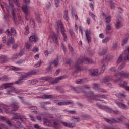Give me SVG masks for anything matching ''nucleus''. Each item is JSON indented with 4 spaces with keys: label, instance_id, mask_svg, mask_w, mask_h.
Segmentation results:
<instances>
[{
    "label": "nucleus",
    "instance_id": "1",
    "mask_svg": "<svg viewBox=\"0 0 129 129\" xmlns=\"http://www.w3.org/2000/svg\"><path fill=\"white\" fill-rule=\"evenodd\" d=\"M59 28H60L61 33L64 37V41L67 40V36H66V34H65V29L63 26V24L61 21H58L57 24L56 26V30L57 31V33H53V36L50 35L48 37V40L52 39L53 41H55V43L59 46V41H60V36H59Z\"/></svg>",
    "mask_w": 129,
    "mask_h": 129
},
{
    "label": "nucleus",
    "instance_id": "2",
    "mask_svg": "<svg viewBox=\"0 0 129 129\" xmlns=\"http://www.w3.org/2000/svg\"><path fill=\"white\" fill-rule=\"evenodd\" d=\"M85 61L87 63H93L92 60L89 59L87 57H84L83 58L78 59L75 63V72H79V71H81V66L80 64L82 63H83Z\"/></svg>",
    "mask_w": 129,
    "mask_h": 129
},
{
    "label": "nucleus",
    "instance_id": "3",
    "mask_svg": "<svg viewBox=\"0 0 129 129\" xmlns=\"http://www.w3.org/2000/svg\"><path fill=\"white\" fill-rule=\"evenodd\" d=\"M114 77L116 78H117V79L114 80V81L115 82H117L121 80L122 77H124L125 78H129V73H128L127 72L125 71H122L118 73L115 74Z\"/></svg>",
    "mask_w": 129,
    "mask_h": 129
},
{
    "label": "nucleus",
    "instance_id": "4",
    "mask_svg": "<svg viewBox=\"0 0 129 129\" xmlns=\"http://www.w3.org/2000/svg\"><path fill=\"white\" fill-rule=\"evenodd\" d=\"M124 56V59L125 61H129V47L127 50H125L121 55H119L117 60V63L119 64L122 61V58Z\"/></svg>",
    "mask_w": 129,
    "mask_h": 129
},
{
    "label": "nucleus",
    "instance_id": "5",
    "mask_svg": "<svg viewBox=\"0 0 129 129\" xmlns=\"http://www.w3.org/2000/svg\"><path fill=\"white\" fill-rule=\"evenodd\" d=\"M96 105L98 106V107H99L101 109H103L104 110H105L106 111H108L109 112H111V113H113V114H120V112H119L118 110L113 111L112 110V109L106 107L105 106H102L101 105L96 104Z\"/></svg>",
    "mask_w": 129,
    "mask_h": 129
},
{
    "label": "nucleus",
    "instance_id": "6",
    "mask_svg": "<svg viewBox=\"0 0 129 129\" xmlns=\"http://www.w3.org/2000/svg\"><path fill=\"white\" fill-rule=\"evenodd\" d=\"M9 1V4L10 7L11 8V15L13 17V21L15 24V25H19L18 21L16 20V8L14 7V4L13 3H11V0Z\"/></svg>",
    "mask_w": 129,
    "mask_h": 129
},
{
    "label": "nucleus",
    "instance_id": "7",
    "mask_svg": "<svg viewBox=\"0 0 129 129\" xmlns=\"http://www.w3.org/2000/svg\"><path fill=\"white\" fill-rule=\"evenodd\" d=\"M36 74H37V72L34 71H31L28 73H22L21 74L20 78L24 80L25 78H28V77L31 76V75H35Z\"/></svg>",
    "mask_w": 129,
    "mask_h": 129
},
{
    "label": "nucleus",
    "instance_id": "8",
    "mask_svg": "<svg viewBox=\"0 0 129 129\" xmlns=\"http://www.w3.org/2000/svg\"><path fill=\"white\" fill-rule=\"evenodd\" d=\"M29 9H30V7L28 5H25L22 7V9L23 10L25 15V19L26 21H28L29 19L27 17L29 16Z\"/></svg>",
    "mask_w": 129,
    "mask_h": 129
},
{
    "label": "nucleus",
    "instance_id": "9",
    "mask_svg": "<svg viewBox=\"0 0 129 129\" xmlns=\"http://www.w3.org/2000/svg\"><path fill=\"white\" fill-rule=\"evenodd\" d=\"M68 77V76L66 75H64L63 76L58 77V78H56L54 80L52 81L51 82V84H56L60 81V80H62V79H65L66 78H67Z\"/></svg>",
    "mask_w": 129,
    "mask_h": 129
},
{
    "label": "nucleus",
    "instance_id": "10",
    "mask_svg": "<svg viewBox=\"0 0 129 129\" xmlns=\"http://www.w3.org/2000/svg\"><path fill=\"white\" fill-rule=\"evenodd\" d=\"M16 29H15V28L14 27H11L10 29V30L7 29L6 31V34H7V35L10 37L11 36H15V35H16Z\"/></svg>",
    "mask_w": 129,
    "mask_h": 129
},
{
    "label": "nucleus",
    "instance_id": "11",
    "mask_svg": "<svg viewBox=\"0 0 129 129\" xmlns=\"http://www.w3.org/2000/svg\"><path fill=\"white\" fill-rule=\"evenodd\" d=\"M83 93L84 94V96H86V97H89L91 99L95 98V95H94V93H93V92L91 91H89L88 94L87 93V92H86V91H83Z\"/></svg>",
    "mask_w": 129,
    "mask_h": 129
},
{
    "label": "nucleus",
    "instance_id": "12",
    "mask_svg": "<svg viewBox=\"0 0 129 129\" xmlns=\"http://www.w3.org/2000/svg\"><path fill=\"white\" fill-rule=\"evenodd\" d=\"M13 84L12 83L3 84L0 86V90L5 88H11V89H13V87H14Z\"/></svg>",
    "mask_w": 129,
    "mask_h": 129
},
{
    "label": "nucleus",
    "instance_id": "13",
    "mask_svg": "<svg viewBox=\"0 0 129 129\" xmlns=\"http://www.w3.org/2000/svg\"><path fill=\"white\" fill-rule=\"evenodd\" d=\"M86 40L88 42V43H90L91 42V37H90V35H91V33H90V31H89L88 30H87L85 32Z\"/></svg>",
    "mask_w": 129,
    "mask_h": 129
},
{
    "label": "nucleus",
    "instance_id": "14",
    "mask_svg": "<svg viewBox=\"0 0 129 129\" xmlns=\"http://www.w3.org/2000/svg\"><path fill=\"white\" fill-rule=\"evenodd\" d=\"M104 120L108 122V123H109V124H113L114 123H116L117 122H119V121L116 120L114 118H112L111 119H107L106 118H104Z\"/></svg>",
    "mask_w": 129,
    "mask_h": 129
},
{
    "label": "nucleus",
    "instance_id": "15",
    "mask_svg": "<svg viewBox=\"0 0 129 129\" xmlns=\"http://www.w3.org/2000/svg\"><path fill=\"white\" fill-rule=\"evenodd\" d=\"M19 103L16 102H14L12 104V108L11 111H17L19 109Z\"/></svg>",
    "mask_w": 129,
    "mask_h": 129
},
{
    "label": "nucleus",
    "instance_id": "16",
    "mask_svg": "<svg viewBox=\"0 0 129 129\" xmlns=\"http://www.w3.org/2000/svg\"><path fill=\"white\" fill-rule=\"evenodd\" d=\"M89 74L90 76H98V75H99V74L98 73V70L97 69L91 70L90 71Z\"/></svg>",
    "mask_w": 129,
    "mask_h": 129
},
{
    "label": "nucleus",
    "instance_id": "17",
    "mask_svg": "<svg viewBox=\"0 0 129 129\" xmlns=\"http://www.w3.org/2000/svg\"><path fill=\"white\" fill-rule=\"evenodd\" d=\"M107 53V49L106 48H101L99 49L98 54L100 56H103Z\"/></svg>",
    "mask_w": 129,
    "mask_h": 129
},
{
    "label": "nucleus",
    "instance_id": "18",
    "mask_svg": "<svg viewBox=\"0 0 129 129\" xmlns=\"http://www.w3.org/2000/svg\"><path fill=\"white\" fill-rule=\"evenodd\" d=\"M116 103L117 105H118V106H119V107H120V108H121L122 109H128V108H127V106H126L124 104H122L120 102H116Z\"/></svg>",
    "mask_w": 129,
    "mask_h": 129
},
{
    "label": "nucleus",
    "instance_id": "19",
    "mask_svg": "<svg viewBox=\"0 0 129 129\" xmlns=\"http://www.w3.org/2000/svg\"><path fill=\"white\" fill-rule=\"evenodd\" d=\"M14 43H15V39H14V38H12V36H11V37L9 38L8 40L7 45L8 47H10V46H11V44H14Z\"/></svg>",
    "mask_w": 129,
    "mask_h": 129
},
{
    "label": "nucleus",
    "instance_id": "20",
    "mask_svg": "<svg viewBox=\"0 0 129 129\" xmlns=\"http://www.w3.org/2000/svg\"><path fill=\"white\" fill-rule=\"evenodd\" d=\"M62 124H63L66 127H70V128H73L74 126L72 125L71 123H67L66 122H61Z\"/></svg>",
    "mask_w": 129,
    "mask_h": 129
},
{
    "label": "nucleus",
    "instance_id": "21",
    "mask_svg": "<svg viewBox=\"0 0 129 129\" xmlns=\"http://www.w3.org/2000/svg\"><path fill=\"white\" fill-rule=\"evenodd\" d=\"M112 80V78L110 76H108L105 77L103 80V82H104V83H105V84H107L108 83V82L110 81L111 80Z\"/></svg>",
    "mask_w": 129,
    "mask_h": 129
},
{
    "label": "nucleus",
    "instance_id": "22",
    "mask_svg": "<svg viewBox=\"0 0 129 129\" xmlns=\"http://www.w3.org/2000/svg\"><path fill=\"white\" fill-rule=\"evenodd\" d=\"M43 123L44 125H46V126H49V127L52 126V125L50 124V121H49V120H48L46 118H43Z\"/></svg>",
    "mask_w": 129,
    "mask_h": 129
},
{
    "label": "nucleus",
    "instance_id": "23",
    "mask_svg": "<svg viewBox=\"0 0 129 129\" xmlns=\"http://www.w3.org/2000/svg\"><path fill=\"white\" fill-rule=\"evenodd\" d=\"M115 96L117 97H118L119 98H125V97H126V95H125V94H124V93H116L115 94Z\"/></svg>",
    "mask_w": 129,
    "mask_h": 129
},
{
    "label": "nucleus",
    "instance_id": "24",
    "mask_svg": "<svg viewBox=\"0 0 129 129\" xmlns=\"http://www.w3.org/2000/svg\"><path fill=\"white\" fill-rule=\"evenodd\" d=\"M122 27V23L120 21H117L116 24H115V28L117 30L119 29H120Z\"/></svg>",
    "mask_w": 129,
    "mask_h": 129
},
{
    "label": "nucleus",
    "instance_id": "25",
    "mask_svg": "<svg viewBox=\"0 0 129 129\" xmlns=\"http://www.w3.org/2000/svg\"><path fill=\"white\" fill-rule=\"evenodd\" d=\"M53 97V95H44L42 96V99H50Z\"/></svg>",
    "mask_w": 129,
    "mask_h": 129
},
{
    "label": "nucleus",
    "instance_id": "26",
    "mask_svg": "<svg viewBox=\"0 0 129 129\" xmlns=\"http://www.w3.org/2000/svg\"><path fill=\"white\" fill-rule=\"evenodd\" d=\"M105 23H106V24H110V22H111V16H109L106 17L105 19Z\"/></svg>",
    "mask_w": 129,
    "mask_h": 129
},
{
    "label": "nucleus",
    "instance_id": "27",
    "mask_svg": "<svg viewBox=\"0 0 129 129\" xmlns=\"http://www.w3.org/2000/svg\"><path fill=\"white\" fill-rule=\"evenodd\" d=\"M29 40V42H30V43H33V42H34V43H36V42H37V39L34 36H31Z\"/></svg>",
    "mask_w": 129,
    "mask_h": 129
},
{
    "label": "nucleus",
    "instance_id": "28",
    "mask_svg": "<svg viewBox=\"0 0 129 129\" xmlns=\"http://www.w3.org/2000/svg\"><path fill=\"white\" fill-rule=\"evenodd\" d=\"M16 122H15V121H13V123H17V124H18L19 127H20V128H24V126H23V125L22 124V123H21V122L19 120H15Z\"/></svg>",
    "mask_w": 129,
    "mask_h": 129
},
{
    "label": "nucleus",
    "instance_id": "29",
    "mask_svg": "<svg viewBox=\"0 0 129 129\" xmlns=\"http://www.w3.org/2000/svg\"><path fill=\"white\" fill-rule=\"evenodd\" d=\"M117 47H118V42H114L113 43V45H112V49H113L114 50H116V49H117Z\"/></svg>",
    "mask_w": 129,
    "mask_h": 129
},
{
    "label": "nucleus",
    "instance_id": "30",
    "mask_svg": "<svg viewBox=\"0 0 129 129\" xmlns=\"http://www.w3.org/2000/svg\"><path fill=\"white\" fill-rule=\"evenodd\" d=\"M127 84H128L127 81H124L122 84H119V86L120 87H122V88H124L125 86H127L126 85H127Z\"/></svg>",
    "mask_w": 129,
    "mask_h": 129
},
{
    "label": "nucleus",
    "instance_id": "31",
    "mask_svg": "<svg viewBox=\"0 0 129 129\" xmlns=\"http://www.w3.org/2000/svg\"><path fill=\"white\" fill-rule=\"evenodd\" d=\"M110 40V38L109 37H106L105 38V39L102 40V43L103 44H106L107 43H108L109 42V40Z\"/></svg>",
    "mask_w": 129,
    "mask_h": 129
},
{
    "label": "nucleus",
    "instance_id": "32",
    "mask_svg": "<svg viewBox=\"0 0 129 129\" xmlns=\"http://www.w3.org/2000/svg\"><path fill=\"white\" fill-rule=\"evenodd\" d=\"M109 4H110V6L111 9H115V6L114 5V2H113V1L112 0H110L109 1Z\"/></svg>",
    "mask_w": 129,
    "mask_h": 129
},
{
    "label": "nucleus",
    "instance_id": "33",
    "mask_svg": "<svg viewBox=\"0 0 129 129\" xmlns=\"http://www.w3.org/2000/svg\"><path fill=\"white\" fill-rule=\"evenodd\" d=\"M84 89H90V87H89V86L88 85H84V86H83L81 89H80V90H82V91H84L83 90H84Z\"/></svg>",
    "mask_w": 129,
    "mask_h": 129
},
{
    "label": "nucleus",
    "instance_id": "34",
    "mask_svg": "<svg viewBox=\"0 0 129 129\" xmlns=\"http://www.w3.org/2000/svg\"><path fill=\"white\" fill-rule=\"evenodd\" d=\"M70 88H71V89H72V90H73L74 91H77L80 90V89H81V88H79V87L75 88V87H73V86H70Z\"/></svg>",
    "mask_w": 129,
    "mask_h": 129
},
{
    "label": "nucleus",
    "instance_id": "35",
    "mask_svg": "<svg viewBox=\"0 0 129 129\" xmlns=\"http://www.w3.org/2000/svg\"><path fill=\"white\" fill-rule=\"evenodd\" d=\"M111 23H107L106 25V30H108V31H111Z\"/></svg>",
    "mask_w": 129,
    "mask_h": 129
},
{
    "label": "nucleus",
    "instance_id": "36",
    "mask_svg": "<svg viewBox=\"0 0 129 129\" xmlns=\"http://www.w3.org/2000/svg\"><path fill=\"white\" fill-rule=\"evenodd\" d=\"M26 47L28 50H30L32 48V42L28 41L26 43Z\"/></svg>",
    "mask_w": 129,
    "mask_h": 129
},
{
    "label": "nucleus",
    "instance_id": "37",
    "mask_svg": "<svg viewBox=\"0 0 129 129\" xmlns=\"http://www.w3.org/2000/svg\"><path fill=\"white\" fill-rule=\"evenodd\" d=\"M97 91H98V92H102L103 93H106L107 91L106 90H104L102 88H99L97 89Z\"/></svg>",
    "mask_w": 129,
    "mask_h": 129
},
{
    "label": "nucleus",
    "instance_id": "38",
    "mask_svg": "<svg viewBox=\"0 0 129 129\" xmlns=\"http://www.w3.org/2000/svg\"><path fill=\"white\" fill-rule=\"evenodd\" d=\"M1 59L2 62H8L9 61V59L7 56H1Z\"/></svg>",
    "mask_w": 129,
    "mask_h": 129
},
{
    "label": "nucleus",
    "instance_id": "39",
    "mask_svg": "<svg viewBox=\"0 0 129 129\" xmlns=\"http://www.w3.org/2000/svg\"><path fill=\"white\" fill-rule=\"evenodd\" d=\"M53 64H54L55 66H57V65L59 64V61L58 60L55 59L51 62L50 65H53Z\"/></svg>",
    "mask_w": 129,
    "mask_h": 129
},
{
    "label": "nucleus",
    "instance_id": "40",
    "mask_svg": "<svg viewBox=\"0 0 129 129\" xmlns=\"http://www.w3.org/2000/svg\"><path fill=\"white\" fill-rule=\"evenodd\" d=\"M10 69L12 70H14V71H20V70H21V68L16 67H11Z\"/></svg>",
    "mask_w": 129,
    "mask_h": 129
},
{
    "label": "nucleus",
    "instance_id": "41",
    "mask_svg": "<svg viewBox=\"0 0 129 129\" xmlns=\"http://www.w3.org/2000/svg\"><path fill=\"white\" fill-rule=\"evenodd\" d=\"M23 80H24L22 78H20L18 80V81H16L15 82L16 84H22L23 83Z\"/></svg>",
    "mask_w": 129,
    "mask_h": 129
},
{
    "label": "nucleus",
    "instance_id": "42",
    "mask_svg": "<svg viewBox=\"0 0 129 129\" xmlns=\"http://www.w3.org/2000/svg\"><path fill=\"white\" fill-rule=\"evenodd\" d=\"M40 105L44 110H48L47 109V107H45V105H46V104H45V102L40 103Z\"/></svg>",
    "mask_w": 129,
    "mask_h": 129
},
{
    "label": "nucleus",
    "instance_id": "43",
    "mask_svg": "<svg viewBox=\"0 0 129 129\" xmlns=\"http://www.w3.org/2000/svg\"><path fill=\"white\" fill-rule=\"evenodd\" d=\"M20 120H21V121H22V122H25V121H26V120H27V118H26V117H25V116L21 115V117H20Z\"/></svg>",
    "mask_w": 129,
    "mask_h": 129
},
{
    "label": "nucleus",
    "instance_id": "44",
    "mask_svg": "<svg viewBox=\"0 0 129 129\" xmlns=\"http://www.w3.org/2000/svg\"><path fill=\"white\" fill-rule=\"evenodd\" d=\"M117 120H119V121H122L123 120H124L125 119V117L123 116H121L117 118Z\"/></svg>",
    "mask_w": 129,
    "mask_h": 129
},
{
    "label": "nucleus",
    "instance_id": "45",
    "mask_svg": "<svg viewBox=\"0 0 129 129\" xmlns=\"http://www.w3.org/2000/svg\"><path fill=\"white\" fill-rule=\"evenodd\" d=\"M13 114H14V115L18 119H20L22 116V115L20 114V113H13Z\"/></svg>",
    "mask_w": 129,
    "mask_h": 129
},
{
    "label": "nucleus",
    "instance_id": "46",
    "mask_svg": "<svg viewBox=\"0 0 129 129\" xmlns=\"http://www.w3.org/2000/svg\"><path fill=\"white\" fill-rule=\"evenodd\" d=\"M63 17H64V18L65 19L66 21H68L69 18H68V11H66Z\"/></svg>",
    "mask_w": 129,
    "mask_h": 129
},
{
    "label": "nucleus",
    "instance_id": "47",
    "mask_svg": "<svg viewBox=\"0 0 129 129\" xmlns=\"http://www.w3.org/2000/svg\"><path fill=\"white\" fill-rule=\"evenodd\" d=\"M30 81V83L31 84L34 85V84H37V83H38V80H32L31 81Z\"/></svg>",
    "mask_w": 129,
    "mask_h": 129
},
{
    "label": "nucleus",
    "instance_id": "48",
    "mask_svg": "<svg viewBox=\"0 0 129 129\" xmlns=\"http://www.w3.org/2000/svg\"><path fill=\"white\" fill-rule=\"evenodd\" d=\"M55 5L56 8L59 7V4H60V0H54Z\"/></svg>",
    "mask_w": 129,
    "mask_h": 129
},
{
    "label": "nucleus",
    "instance_id": "49",
    "mask_svg": "<svg viewBox=\"0 0 129 129\" xmlns=\"http://www.w3.org/2000/svg\"><path fill=\"white\" fill-rule=\"evenodd\" d=\"M113 58V57L112 56L108 55L106 57V60H107V61H109L110 60H111V59H112Z\"/></svg>",
    "mask_w": 129,
    "mask_h": 129
},
{
    "label": "nucleus",
    "instance_id": "50",
    "mask_svg": "<svg viewBox=\"0 0 129 129\" xmlns=\"http://www.w3.org/2000/svg\"><path fill=\"white\" fill-rule=\"evenodd\" d=\"M19 57V54L18 53H16L14 54L12 57V59H18V58Z\"/></svg>",
    "mask_w": 129,
    "mask_h": 129
},
{
    "label": "nucleus",
    "instance_id": "51",
    "mask_svg": "<svg viewBox=\"0 0 129 129\" xmlns=\"http://www.w3.org/2000/svg\"><path fill=\"white\" fill-rule=\"evenodd\" d=\"M41 64H42V61L40 60L35 65H34V67H40Z\"/></svg>",
    "mask_w": 129,
    "mask_h": 129
},
{
    "label": "nucleus",
    "instance_id": "52",
    "mask_svg": "<svg viewBox=\"0 0 129 129\" xmlns=\"http://www.w3.org/2000/svg\"><path fill=\"white\" fill-rule=\"evenodd\" d=\"M68 47L70 52H72V53L74 52V49H73V47L70 44L68 45Z\"/></svg>",
    "mask_w": 129,
    "mask_h": 129
},
{
    "label": "nucleus",
    "instance_id": "53",
    "mask_svg": "<svg viewBox=\"0 0 129 129\" xmlns=\"http://www.w3.org/2000/svg\"><path fill=\"white\" fill-rule=\"evenodd\" d=\"M11 91L16 93L17 94H20V92L16 91V88L15 87H12V89H11Z\"/></svg>",
    "mask_w": 129,
    "mask_h": 129
},
{
    "label": "nucleus",
    "instance_id": "54",
    "mask_svg": "<svg viewBox=\"0 0 129 129\" xmlns=\"http://www.w3.org/2000/svg\"><path fill=\"white\" fill-rule=\"evenodd\" d=\"M76 83H77V84H81V83H83V80L79 79L76 81Z\"/></svg>",
    "mask_w": 129,
    "mask_h": 129
},
{
    "label": "nucleus",
    "instance_id": "55",
    "mask_svg": "<svg viewBox=\"0 0 129 129\" xmlns=\"http://www.w3.org/2000/svg\"><path fill=\"white\" fill-rule=\"evenodd\" d=\"M89 15L92 18V19H93V20L95 21V15L93 14V13L90 12L89 13Z\"/></svg>",
    "mask_w": 129,
    "mask_h": 129
},
{
    "label": "nucleus",
    "instance_id": "56",
    "mask_svg": "<svg viewBox=\"0 0 129 129\" xmlns=\"http://www.w3.org/2000/svg\"><path fill=\"white\" fill-rule=\"evenodd\" d=\"M52 65L49 66L47 68V71L48 72H52Z\"/></svg>",
    "mask_w": 129,
    "mask_h": 129
},
{
    "label": "nucleus",
    "instance_id": "57",
    "mask_svg": "<svg viewBox=\"0 0 129 129\" xmlns=\"http://www.w3.org/2000/svg\"><path fill=\"white\" fill-rule=\"evenodd\" d=\"M98 86H99V85H98V84L94 83L93 84V87L96 90H97L98 88H99Z\"/></svg>",
    "mask_w": 129,
    "mask_h": 129
},
{
    "label": "nucleus",
    "instance_id": "58",
    "mask_svg": "<svg viewBox=\"0 0 129 129\" xmlns=\"http://www.w3.org/2000/svg\"><path fill=\"white\" fill-rule=\"evenodd\" d=\"M60 71H61V70H60V69H57V70L56 71L55 73H54V75L55 76H57V75H59V73H60Z\"/></svg>",
    "mask_w": 129,
    "mask_h": 129
},
{
    "label": "nucleus",
    "instance_id": "59",
    "mask_svg": "<svg viewBox=\"0 0 129 129\" xmlns=\"http://www.w3.org/2000/svg\"><path fill=\"white\" fill-rule=\"evenodd\" d=\"M105 70V66L103 64L101 68V73H103L104 71Z\"/></svg>",
    "mask_w": 129,
    "mask_h": 129
},
{
    "label": "nucleus",
    "instance_id": "60",
    "mask_svg": "<svg viewBox=\"0 0 129 129\" xmlns=\"http://www.w3.org/2000/svg\"><path fill=\"white\" fill-rule=\"evenodd\" d=\"M30 24L33 26V27H35V21H34V20L30 19Z\"/></svg>",
    "mask_w": 129,
    "mask_h": 129
},
{
    "label": "nucleus",
    "instance_id": "61",
    "mask_svg": "<svg viewBox=\"0 0 129 129\" xmlns=\"http://www.w3.org/2000/svg\"><path fill=\"white\" fill-rule=\"evenodd\" d=\"M61 48L62 49L63 52H66V47H65V45L63 44V43H61Z\"/></svg>",
    "mask_w": 129,
    "mask_h": 129
},
{
    "label": "nucleus",
    "instance_id": "62",
    "mask_svg": "<svg viewBox=\"0 0 129 129\" xmlns=\"http://www.w3.org/2000/svg\"><path fill=\"white\" fill-rule=\"evenodd\" d=\"M127 41H128L127 39H125V40H123L122 42V46H124V45H125V43H127Z\"/></svg>",
    "mask_w": 129,
    "mask_h": 129
},
{
    "label": "nucleus",
    "instance_id": "63",
    "mask_svg": "<svg viewBox=\"0 0 129 129\" xmlns=\"http://www.w3.org/2000/svg\"><path fill=\"white\" fill-rule=\"evenodd\" d=\"M57 105L61 106L62 105H65V102H59L57 103Z\"/></svg>",
    "mask_w": 129,
    "mask_h": 129
},
{
    "label": "nucleus",
    "instance_id": "64",
    "mask_svg": "<svg viewBox=\"0 0 129 129\" xmlns=\"http://www.w3.org/2000/svg\"><path fill=\"white\" fill-rule=\"evenodd\" d=\"M26 33V34H29V26H26L25 27Z\"/></svg>",
    "mask_w": 129,
    "mask_h": 129
}]
</instances>
